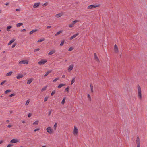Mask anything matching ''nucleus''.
Masks as SVG:
<instances>
[{"label": "nucleus", "instance_id": "54", "mask_svg": "<svg viewBox=\"0 0 147 147\" xmlns=\"http://www.w3.org/2000/svg\"><path fill=\"white\" fill-rule=\"evenodd\" d=\"M26 31V29H23L22 30V32H23V31Z\"/></svg>", "mask_w": 147, "mask_h": 147}, {"label": "nucleus", "instance_id": "33", "mask_svg": "<svg viewBox=\"0 0 147 147\" xmlns=\"http://www.w3.org/2000/svg\"><path fill=\"white\" fill-rule=\"evenodd\" d=\"M45 40V39L44 38L40 39L38 41V42H40L42 41H44V40Z\"/></svg>", "mask_w": 147, "mask_h": 147}, {"label": "nucleus", "instance_id": "50", "mask_svg": "<svg viewBox=\"0 0 147 147\" xmlns=\"http://www.w3.org/2000/svg\"><path fill=\"white\" fill-rule=\"evenodd\" d=\"M51 26H48L46 28L47 29H49L50 28H51Z\"/></svg>", "mask_w": 147, "mask_h": 147}, {"label": "nucleus", "instance_id": "64", "mask_svg": "<svg viewBox=\"0 0 147 147\" xmlns=\"http://www.w3.org/2000/svg\"><path fill=\"white\" fill-rule=\"evenodd\" d=\"M20 147H23L22 146H21Z\"/></svg>", "mask_w": 147, "mask_h": 147}, {"label": "nucleus", "instance_id": "14", "mask_svg": "<svg viewBox=\"0 0 147 147\" xmlns=\"http://www.w3.org/2000/svg\"><path fill=\"white\" fill-rule=\"evenodd\" d=\"M23 76H24L23 74H20L17 76L16 78L18 79H19L22 78Z\"/></svg>", "mask_w": 147, "mask_h": 147}, {"label": "nucleus", "instance_id": "49", "mask_svg": "<svg viewBox=\"0 0 147 147\" xmlns=\"http://www.w3.org/2000/svg\"><path fill=\"white\" fill-rule=\"evenodd\" d=\"M31 116V114H30V113L28 115V117H30Z\"/></svg>", "mask_w": 147, "mask_h": 147}, {"label": "nucleus", "instance_id": "47", "mask_svg": "<svg viewBox=\"0 0 147 147\" xmlns=\"http://www.w3.org/2000/svg\"><path fill=\"white\" fill-rule=\"evenodd\" d=\"M40 130V129L39 128H37L36 129H34V132H36V131H38Z\"/></svg>", "mask_w": 147, "mask_h": 147}, {"label": "nucleus", "instance_id": "24", "mask_svg": "<svg viewBox=\"0 0 147 147\" xmlns=\"http://www.w3.org/2000/svg\"><path fill=\"white\" fill-rule=\"evenodd\" d=\"M90 87L91 92L92 93H93V86L92 84H90Z\"/></svg>", "mask_w": 147, "mask_h": 147}, {"label": "nucleus", "instance_id": "28", "mask_svg": "<svg viewBox=\"0 0 147 147\" xmlns=\"http://www.w3.org/2000/svg\"><path fill=\"white\" fill-rule=\"evenodd\" d=\"M12 27L11 26H7V30L8 31H9L10 30H9V29H11Z\"/></svg>", "mask_w": 147, "mask_h": 147}, {"label": "nucleus", "instance_id": "43", "mask_svg": "<svg viewBox=\"0 0 147 147\" xmlns=\"http://www.w3.org/2000/svg\"><path fill=\"white\" fill-rule=\"evenodd\" d=\"M48 97H45V98H44V102H46L47 101V100L48 99Z\"/></svg>", "mask_w": 147, "mask_h": 147}, {"label": "nucleus", "instance_id": "16", "mask_svg": "<svg viewBox=\"0 0 147 147\" xmlns=\"http://www.w3.org/2000/svg\"><path fill=\"white\" fill-rule=\"evenodd\" d=\"M38 31V30L37 29H35L34 30H32L30 32V34H32L36 32V31Z\"/></svg>", "mask_w": 147, "mask_h": 147}, {"label": "nucleus", "instance_id": "42", "mask_svg": "<svg viewBox=\"0 0 147 147\" xmlns=\"http://www.w3.org/2000/svg\"><path fill=\"white\" fill-rule=\"evenodd\" d=\"M39 48H37L35 49L34 50V52H37L39 50Z\"/></svg>", "mask_w": 147, "mask_h": 147}, {"label": "nucleus", "instance_id": "56", "mask_svg": "<svg viewBox=\"0 0 147 147\" xmlns=\"http://www.w3.org/2000/svg\"><path fill=\"white\" fill-rule=\"evenodd\" d=\"M9 3H7L5 4V5H9Z\"/></svg>", "mask_w": 147, "mask_h": 147}, {"label": "nucleus", "instance_id": "37", "mask_svg": "<svg viewBox=\"0 0 147 147\" xmlns=\"http://www.w3.org/2000/svg\"><path fill=\"white\" fill-rule=\"evenodd\" d=\"M10 92L11 90H7L5 91V94H6L8 92Z\"/></svg>", "mask_w": 147, "mask_h": 147}, {"label": "nucleus", "instance_id": "31", "mask_svg": "<svg viewBox=\"0 0 147 147\" xmlns=\"http://www.w3.org/2000/svg\"><path fill=\"white\" fill-rule=\"evenodd\" d=\"M12 73H13V72L12 71L9 72H8V73H7L6 74V76H10L12 74Z\"/></svg>", "mask_w": 147, "mask_h": 147}, {"label": "nucleus", "instance_id": "7", "mask_svg": "<svg viewBox=\"0 0 147 147\" xmlns=\"http://www.w3.org/2000/svg\"><path fill=\"white\" fill-rule=\"evenodd\" d=\"M78 129L77 127L75 126H74V129L73 131V134L74 135H77L78 134Z\"/></svg>", "mask_w": 147, "mask_h": 147}, {"label": "nucleus", "instance_id": "44", "mask_svg": "<svg viewBox=\"0 0 147 147\" xmlns=\"http://www.w3.org/2000/svg\"><path fill=\"white\" fill-rule=\"evenodd\" d=\"M6 82V80H4V81H3V82H2L1 84H0V85H3L5 82Z\"/></svg>", "mask_w": 147, "mask_h": 147}, {"label": "nucleus", "instance_id": "32", "mask_svg": "<svg viewBox=\"0 0 147 147\" xmlns=\"http://www.w3.org/2000/svg\"><path fill=\"white\" fill-rule=\"evenodd\" d=\"M75 78H73L72 80H71V84H72L73 83L75 82Z\"/></svg>", "mask_w": 147, "mask_h": 147}, {"label": "nucleus", "instance_id": "15", "mask_svg": "<svg viewBox=\"0 0 147 147\" xmlns=\"http://www.w3.org/2000/svg\"><path fill=\"white\" fill-rule=\"evenodd\" d=\"M74 66L73 65H71L69 67L68 70V71L70 72L73 69Z\"/></svg>", "mask_w": 147, "mask_h": 147}, {"label": "nucleus", "instance_id": "22", "mask_svg": "<svg viewBox=\"0 0 147 147\" xmlns=\"http://www.w3.org/2000/svg\"><path fill=\"white\" fill-rule=\"evenodd\" d=\"M94 58H95V60H96L97 61H99V59H98V57H97V55L96 53H94Z\"/></svg>", "mask_w": 147, "mask_h": 147}, {"label": "nucleus", "instance_id": "51", "mask_svg": "<svg viewBox=\"0 0 147 147\" xmlns=\"http://www.w3.org/2000/svg\"><path fill=\"white\" fill-rule=\"evenodd\" d=\"M8 127L10 128L12 127V125H9L7 126Z\"/></svg>", "mask_w": 147, "mask_h": 147}, {"label": "nucleus", "instance_id": "55", "mask_svg": "<svg viewBox=\"0 0 147 147\" xmlns=\"http://www.w3.org/2000/svg\"><path fill=\"white\" fill-rule=\"evenodd\" d=\"M3 142V141H2V140L0 141V144H1V143H2Z\"/></svg>", "mask_w": 147, "mask_h": 147}, {"label": "nucleus", "instance_id": "25", "mask_svg": "<svg viewBox=\"0 0 147 147\" xmlns=\"http://www.w3.org/2000/svg\"><path fill=\"white\" fill-rule=\"evenodd\" d=\"M32 79H29V80H28V81L27 82V84H30V83H31L32 82Z\"/></svg>", "mask_w": 147, "mask_h": 147}, {"label": "nucleus", "instance_id": "4", "mask_svg": "<svg viewBox=\"0 0 147 147\" xmlns=\"http://www.w3.org/2000/svg\"><path fill=\"white\" fill-rule=\"evenodd\" d=\"M79 22L78 20H75L72 22L71 24L69 25V26L70 28H72L74 26L75 24Z\"/></svg>", "mask_w": 147, "mask_h": 147}, {"label": "nucleus", "instance_id": "34", "mask_svg": "<svg viewBox=\"0 0 147 147\" xmlns=\"http://www.w3.org/2000/svg\"><path fill=\"white\" fill-rule=\"evenodd\" d=\"M55 90L53 91L51 94V95L53 96L55 94Z\"/></svg>", "mask_w": 147, "mask_h": 147}, {"label": "nucleus", "instance_id": "3", "mask_svg": "<svg viewBox=\"0 0 147 147\" xmlns=\"http://www.w3.org/2000/svg\"><path fill=\"white\" fill-rule=\"evenodd\" d=\"M47 62V60L46 59H42L40 61L38 62V64L42 65L44 64Z\"/></svg>", "mask_w": 147, "mask_h": 147}, {"label": "nucleus", "instance_id": "57", "mask_svg": "<svg viewBox=\"0 0 147 147\" xmlns=\"http://www.w3.org/2000/svg\"><path fill=\"white\" fill-rule=\"evenodd\" d=\"M88 98H89L90 99V98H91L90 97V95L89 94L88 95Z\"/></svg>", "mask_w": 147, "mask_h": 147}, {"label": "nucleus", "instance_id": "35", "mask_svg": "<svg viewBox=\"0 0 147 147\" xmlns=\"http://www.w3.org/2000/svg\"><path fill=\"white\" fill-rule=\"evenodd\" d=\"M64 40H63V41H62L61 43L60 44V46H63L64 43Z\"/></svg>", "mask_w": 147, "mask_h": 147}, {"label": "nucleus", "instance_id": "26", "mask_svg": "<svg viewBox=\"0 0 147 147\" xmlns=\"http://www.w3.org/2000/svg\"><path fill=\"white\" fill-rule=\"evenodd\" d=\"M62 32V31L61 30L59 31H58L57 33H56L55 35V36H56L59 34L60 33H61Z\"/></svg>", "mask_w": 147, "mask_h": 147}, {"label": "nucleus", "instance_id": "6", "mask_svg": "<svg viewBox=\"0 0 147 147\" xmlns=\"http://www.w3.org/2000/svg\"><path fill=\"white\" fill-rule=\"evenodd\" d=\"M47 131L49 134H51L53 132V130L51 129L50 127H49L47 129Z\"/></svg>", "mask_w": 147, "mask_h": 147}, {"label": "nucleus", "instance_id": "1", "mask_svg": "<svg viewBox=\"0 0 147 147\" xmlns=\"http://www.w3.org/2000/svg\"><path fill=\"white\" fill-rule=\"evenodd\" d=\"M138 96L139 98L141 100L142 98V94H141V90L140 86L139 85L138 86Z\"/></svg>", "mask_w": 147, "mask_h": 147}, {"label": "nucleus", "instance_id": "52", "mask_svg": "<svg viewBox=\"0 0 147 147\" xmlns=\"http://www.w3.org/2000/svg\"><path fill=\"white\" fill-rule=\"evenodd\" d=\"M51 111H50L49 113H48V116H49L51 114Z\"/></svg>", "mask_w": 147, "mask_h": 147}, {"label": "nucleus", "instance_id": "11", "mask_svg": "<svg viewBox=\"0 0 147 147\" xmlns=\"http://www.w3.org/2000/svg\"><path fill=\"white\" fill-rule=\"evenodd\" d=\"M40 3H35L34 5H33V7L34 8H37L39 6V5H40Z\"/></svg>", "mask_w": 147, "mask_h": 147}, {"label": "nucleus", "instance_id": "30", "mask_svg": "<svg viewBox=\"0 0 147 147\" xmlns=\"http://www.w3.org/2000/svg\"><path fill=\"white\" fill-rule=\"evenodd\" d=\"M69 86L67 87L65 89V91L67 92H69Z\"/></svg>", "mask_w": 147, "mask_h": 147}, {"label": "nucleus", "instance_id": "10", "mask_svg": "<svg viewBox=\"0 0 147 147\" xmlns=\"http://www.w3.org/2000/svg\"><path fill=\"white\" fill-rule=\"evenodd\" d=\"M79 34L78 33H77L76 34L73 35L70 38V40H71L74 38H75Z\"/></svg>", "mask_w": 147, "mask_h": 147}, {"label": "nucleus", "instance_id": "2", "mask_svg": "<svg viewBox=\"0 0 147 147\" xmlns=\"http://www.w3.org/2000/svg\"><path fill=\"white\" fill-rule=\"evenodd\" d=\"M28 63V61L27 60H22L20 61L18 64L20 66H22V64H27Z\"/></svg>", "mask_w": 147, "mask_h": 147}, {"label": "nucleus", "instance_id": "36", "mask_svg": "<svg viewBox=\"0 0 147 147\" xmlns=\"http://www.w3.org/2000/svg\"><path fill=\"white\" fill-rule=\"evenodd\" d=\"M47 88V87H44L41 90V91H44L45 90H46V89Z\"/></svg>", "mask_w": 147, "mask_h": 147}, {"label": "nucleus", "instance_id": "17", "mask_svg": "<svg viewBox=\"0 0 147 147\" xmlns=\"http://www.w3.org/2000/svg\"><path fill=\"white\" fill-rule=\"evenodd\" d=\"M52 72L51 70H49L44 75V77H46L47 76L49 73H51Z\"/></svg>", "mask_w": 147, "mask_h": 147}, {"label": "nucleus", "instance_id": "23", "mask_svg": "<svg viewBox=\"0 0 147 147\" xmlns=\"http://www.w3.org/2000/svg\"><path fill=\"white\" fill-rule=\"evenodd\" d=\"M23 24L22 23H18L16 24V26L17 27H19L21 26Z\"/></svg>", "mask_w": 147, "mask_h": 147}, {"label": "nucleus", "instance_id": "40", "mask_svg": "<svg viewBox=\"0 0 147 147\" xmlns=\"http://www.w3.org/2000/svg\"><path fill=\"white\" fill-rule=\"evenodd\" d=\"M13 146V144H9L8 145L7 147H10L11 146Z\"/></svg>", "mask_w": 147, "mask_h": 147}, {"label": "nucleus", "instance_id": "48", "mask_svg": "<svg viewBox=\"0 0 147 147\" xmlns=\"http://www.w3.org/2000/svg\"><path fill=\"white\" fill-rule=\"evenodd\" d=\"M16 44H14V45H12V48H13L14 47H15L16 46Z\"/></svg>", "mask_w": 147, "mask_h": 147}, {"label": "nucleus", "instance_id": "21", "mask_svg": "<svg viewBox=\"0 0 147 147\" xmlns=\"http://www.w3.org/2000/svg\"><path fill=\"white\" fill-rule=\"evenodd\" d=\"M39 121H36L35 122H34L33 124L34 125H38Z\"/></svg>", "mask_w": 147, "mask_h": 147}, {"label": "nucleus", "instance_id": "5", "mask_svg": "<svg viewBox=\"0 0 147 147\" xmlns=\"http://www.w3.org/2000/svg\"><path fill=\"white\" fill-rule=\"evenodd\" d=\"M140 139L139 137L138 136L137 137V138L136 140V142L137 144V147H140Z\"/></svg>", "mask_w": 147, "mask_h": 147}, {"label": "nucleus", "instance_id": "53", "mask_svg": "<svg viewBox=\"0 0 147 147\" xmlns=\"http://www.w3.org/2000/svg\"><path fill=\"white\" fill-rule=\"evenodd\" d=\"M16 11H20V10L19 9H16Z\"/></svg>", "mask_w": 147, "mask_h": 147}, {"label": "nucleus", "instance_id": "41", "mask_svg": "<svg viewBox=\"0 0 147 147\" xmlns=\"http://www.w3.org/2000/svg\"><path fill=\"white\" fill-rule=\"evenodd\" d=\"M15 94H12L11 95H10L9 96V97H12L13 96H15Z\"/></svg>", "mask_w": 147, "mask_h": 147}, {"label": "nucleus", "instance_id": "8", "mask_svg": "<svg viewBox=\"0 0 147 147\" xmlns=\"http://www.w3.org/2000/svg\"><path fill=\"white\" fill-rule=\"evenodd\" d=\"M98 5H91L89 6L87 8L88 9H92L93 8H95L97 7H98Z\"/></svg>", "mask_w": 147, "mask_h": 147}, {"label": "nucleus", "instance_id": "19", "mask_svg": "<svg viewBox=\"0 0 147 147\" xmlns=\"http://www.w3.org/2000/svg\"><path fill=\"white\" fill-rule=\"evenodd\" d=\"M15 40V39H13L12 40L10 41L8 43V45H10L12 43L14 42Z\"/></svg>", "mask_w": 147, "mask_h": 147}, {"label": "nucleus", "instance_id": "60", "mask_svg": "<svg viewBox=\"0 0 147 147\" xmlns=\"http://www.w3.org/2000/svg\"><path fill=\"white\" fill-rule=\"evenodd\" d=\"M25 121H22V123H25Z\"/></svg>", "mask_w": 147, "mask_h": 147}, {"label": "nucleus", "instance_id": "12", "mask_svg": "<svg viewBox=\"0 0 147 147\" xmlns=\"http://www.w3.org/2000/svg\"><path fill=\"white\" fill-rule=\"evenodd\" d=\"M19 141L18 140L16 139H13L11 140L10 141V142L12 143H15L18 142Z\"/></svg>", "mask_w": 147, "mask_h": 147}, {"label": "nucleus", "instance_id": "58", "mask_svg": "<svg viewBox=\"0 0 147 147\" xmlns=\"http://www.w3.org/2000/svg\"><path fill=\"white\" fill-rule=\"evenodd\" d=\"M65 77V75H63L62 76V78H64Z\"/></svg>", "mask_w": 147, "mask_h": 147}, {"label": "nucleus", "instance_id": "9", "mask_svg": "<svg viewBox=\"0 0 147 147\" xmlns=\"http://www.w3.org/2000/svg\"><path fill=\"white\" fill-rule=\"evenodd\" d=\"M114 50L115 52L116 53H117L118 52V49L117 45L116 44H115L114 47Z\"/></svg>", "mask_w": 147, "mask_h": 147}, {"label": "nucleus", "instance_id": "18", "mask_svg": "<svg viewBox=\"0 0 147 147\" xmlns=\"http://www.w3.org/2000/svg\"><path fill=\"white\" fill-rule=\"evenodd\" d=\"M55 52V50H52L50 51L49 53V55H51L53 54Z\"/></svg>", "mask_w": 147, "mask_h": 147}, {"label": "nucleus", "instance_id": "13", "mask_svg": "<svg viewBox=\"0 0 147 147\" xmlns=\"http://www.w3.org/2000/svg\"><path fill=\"white\" fill-rule=\"evenodd\" d=\"M63 15V13H59L58 14H57L55 15V16L57 18H59L61 17Z\"/></svg>", "mask_w": 147, "mask_h": 147}, {"label": "nucleus", "instance_id": "27", "mask_svg": "<svg viewBox=\"0 0 147 147\" xmlns=\"http://www.w3.org/2000/svg\"><path fill=\"white\" fill-rule=\"evenodd\" d=\"M65 99H66V97L64 98L63 99L62 101L61 102V103L62 105H63L64 104L65 102Z\"/></svg>", "mask_w": 147, "mask_h": 147}, {"label": "nucleus", "instance_id": "59", "mask_svg": "<svg viewBox=\"0 0 147 147\" xmlns=\"http://www.w3.org/2000/svg\"><path fill=\"white\" fill-rule=\"evenodd\" d=\"M6 122H9V121L8 120H6Z\"/></svg>", "mask_w": 147, "mask_h": 147}, {"label": "nucleus", "instance_id": "38", "mask_svg": "<svg viewBox=\"0 0 147 147\" xmlns=\"http://www.w3.org/2000/svg\"><path fill=\"white\" fill-rule=\"evenodd\" d=\"M29 102H30V100H28L26 101V103L25 105H28V104L29 103Z\"/></svg>", "mask_w": 147, "mask_h": 147}, {"label": "nucleus", "instance_id": "39", "mask_svg": "<svg viewBox=\"0 0 147 147\" xmlns=\"http://www.w3.org/2000/svg\"><path fill=\"white\" fill-rule=\"evenodd\" d=\"M59 79V78H56L53 81V82H55L57 80H58Z\"/></svg>", "mask_w": 147, "mask_h": 147}, {"label": "nucleus", "instance_id": "62", "mask_svg": "<svg viewBox=\"0 0 147 147\" xmlns=\"http://www.w3.org/2000/svg\"><path fill=\"white\" fill-rule=\"evenodd\" d=\"M42 147H46L45 146H43Z\"/></svg>", "mask_w": 147, "mask_h": 147}, {"label": "nucleus", "instance_id": "61", "mask_svg": "<svg viewBox=\"0 0 147 147\" xmlns=\"http://www.w3.org/2000/svg\"><path fill=\"white\" fill-rule=\"evenodd\" d=\"M0 97H3V96H2V95H1V96H0Z\"/></svg>", "mask_w": 147, "mask_h": 147}, {"label": "nucleus", "instance_id": "63", "mask_svg": "<svg viewBox=\"0 0 147 147\" xmlns=\"http://www.w3.org/2000/svg\"><path fill=\"white\" fill-rule=\"evenodd\" d=\"M10 113H12V111H11V112H10Z\"/></svg>", "mask_w": 147, "mask_h": 147}, {"label": "nucleus", "instance_id": "29", "mask_svg": "<svg viewBox=\"0 0 147 147\" xmlns=\"http://www.w3.org/2000/svg\"><path fill=\"white\" fill-rule=\"evenodd\" d=\"M57 125V123H55V124L54 125V127H53L54 129L55 130H56V129Z\"/></svg>", "mask_w": 147, "mask_h": 147}, {"label": "nucleus", "instance_id": "46", "mask_svg": "<svg viewBox=\"0 0 147 147\" xmlns=\"http://www.w3.org/2000/svg\"><path fill=\"white\" fill-rule=\"evenodd\" d=\"M48 4V3L47 2H46L43 5V6H46V5H47Z\"/></svg>", "mask_w": 147, "mask_h": 147}, {"label": "nucleus", "instance_id": "45", "mask_svg": "<svg viewBox=\"0 0 147 147\" xmlns=\"http://www.w3.org/2000/svg\"><path fill=\"white\" fill-rule=\"evenodd\" d=\"M73 49V48H72V47H70L69 49V50H68V51H71Z\"/></svg>", "mask_w": 147, "mask_h": 147}, {"label": "nucleus", "instance_id": "20", "mask_svg": "<svg viewBox=\"0 0 147 147\" xmlns=\"http://www.w3.org/2000/svg\"><path fill=\"white\" fill-rule=\"evenodd\" d=\"M65 86V84H59L57 87V88H61V87L64 86Z\"/></svg>", "mask_w": 147, "mask_h": 147}]
</instances>
